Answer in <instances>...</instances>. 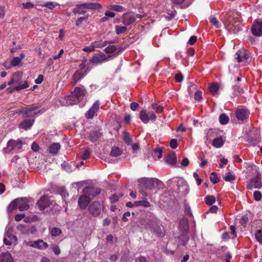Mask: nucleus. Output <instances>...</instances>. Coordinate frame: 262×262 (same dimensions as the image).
Listing matches in <instances>:
<instances>
[{
  "instance_id": "nucleus-57",
  "label": "nucleus",
  "mask_w": 262,
  "mask_h": 262,
  "mask_svg": "<svg viewBox=\"0 0 262 262\" xmlns=\"http://www.w3.org/2000/svg\"><path fill=\"white\" fill-rule=\"evenodd\" d=\"M90 151L89 149H85L81 155V158L83 160H87L89 158L90 156Z\"/></svg>"
},
{
  "instance_id": "nucleus-38",
  "label": "nucleus",
  "mask_w": 262,
  "mask_h": 262,
  "mask_svg": "<svg viewBox=\"0 0 262 262\" xmlns=\"http://www.w3.org/2000/svg\"><path fill=\"white\" fill-rule=\"evenodd\" d=\"M83 6L80 5H77L76 7L73 9V12L75 15L76 14H84L85 11L83 10Z\"/></svg>"
},
{
  "instance_id": "nucleus-22",
  "label": "nucleus",
  "mask_w": 262,
  "mask_h": 262,
  "mask_svg": "<svg viewBox=\"0 0 262 262\" xmlns=\"http://www.w3.org/2000/svg\"><path fill=\"white\" fill-rule=\"evenodd\" d=\"M102 135L99 129H93L90 132L89 139L92 142H95L102 136Z\"/></svg>"
},
{
  "instance_id": "nucleus-17",
  "label": "nucleus",
  "mask_w": 262,
  "mask_h": 262,
  "mask_svg": "<svg viewBox=\"0 0 262 262\" xmlns=\"http://www.w3.org/2000/svg\"><path fill=\"white\" fill-rule=\"evenodd\" d=\"M181 179V177H174L167 181V185L168 189L174 192V189L177 187Z\"/></svg>"
},
{
  "instance_id": "nucleus-11",
  "label": "nucleus",
  "mask_w": 262,
  "mask_h": 262,
  "mask_svg": "<svg viewBox=\"0 0 262 262\" xmlns=\"http://www.w3.org/2000/svg\"><path fill=\"white\" fill-rule=\"evenodd\" d=\"M51 203L47 196L43 195L40 198L37 203V206L40 211H43L45 208L49 207Z\"/></svg>"
},
{
  "instance_id": "nucleus-24",
  "label": "nucleus",
  "mask_w": 262,
  "mask_h": 262,
  "mask_svg": "<svg viewBox=\"0 0 262 262\" xmlns=\"http://www.w3.org/2000/svg\"><path fill=\"white\" fill-rule=\"evenodd\" d=\"M18 208L20 211L27 210L29 208V205L26 198H18Z\"/></svg>"
},
{
  "instance_id": "nucleus-53",
  "label": "nucleus",
  "mask_w": 262,
  "mask_h": 262,
  "mask_svg": "<svg viewBox=\"0 0 262 262\" xmlns=\"http://www.w3.org/2000/svg\"><path fill=\"white\" fill-rule=\"evenodd\" d=\"M21 62V58L18 57H14L11 61V64L12 67L18 66Z\"/></svg>"
},
{
  "instance_id": "nucleus-16",
  "label": "nucleus",
  "mask_w": 262,
  "mask_h": 262,
  "mask_svg": "<svg viewBox=\"0 0 262 262\" xmlns=\"http://www.w3.org/2000/svg\"><path fill=\"white\" fill-rule=\"evenodd\" d=\"M88 72V68H87L84 72L78 70L76 71L72 77V83L73 85H75L79 80L82 79L86 75Z\"/></svg>"
},
{
  "instance_id": "nucleus-1",
  "label": "nucleus",
  "mask_w": 262,
  "mask_h": 262,
  "mask_svg": "<svg viewBox=\"0 0 262 262\" xmlns=\"http://www.w3.org/2000/svg\"><path fill=\"white\" fill-rule=\"evenodd\" d=\"M189 192V186L187 182L181 178L177 187L174 189V192L178 195L179 198L185 197Z\"/></svg>"
},
{
  "instance_id": "nucleus-51",
  "label": "nucleus",
  "mask_w": 262,
  "mask_h": 262,
  "mask_svg": "<svg viewBox=\"0 0 262 262\" xmlns=\"http://www.w3.org/2000/svg\"><path fill=\"white\" fill-rule=\"evenodd\" d=\"M29 86V84H28L27 81H25L24 83L19 84L18 85L14 87L15 89V91H19L20 90H24L25 89H27Z\"/></svg>"
},
{
  "instance_id": "nucleus-62",
  "label": "nucleus",
  "mask_w": 262,
  "mask_h": 262,
  "mask_svg": "<svg viewBox=\"0 0 262 262\" xmlns=\"http://www.w3.org/2000/svg\"><path fill=\"white\" fill-rule=\"evenodd\" d=\"M88 15H87L86 16H85V17H79L77 20L76 21V25L77 26H80L81 24H82V22L84 21V20H87L88 19Z\"/></svg>"
},
{
  "instance_id": "nucleus-52",
  "label": "nucleus",
  "mask_w": 262,
  "mask_h": 262,
  "mask_svg": "<svg viewBox=\"0 0 262 262\" xmlns=\"http://www.w3.org/2000/svg\"><path fill=\"white\" fill-rule=\"evenodd\" d=\"M123 140L127 145H130L131 144L132 142V139L130 138L128 133L126 132H124Z\"/></svg>"
},
{
  "instance_id": "nucleus-45",
  "label": "nucleus",
  "mask_w": 262,
  "mask_h": 262,
  "mask_svg": "<svg viewBox=\"0 0 262 262\" xmlns=\"http://www.w3.org/2000/svg\"><path fill=\"white\" fill-rule=\"evenodd\" d=\"M219 120L221 124L225 125L229 122V118L227 115L222 114L220 116Z\"/></svg>"
},
{
  "instance_id": "nucleus-48",
  "label": "nucleus",
  "mask_w": 262,
  "mask_h": 262,
  "mask_svg": "<svg viewBox=\"0 0 262 262\" xmlns=\"http://www.w3.org/2000/svg\"><path fill=\"white\" fill-rule=\"evenodd\" d=\"M205 203L208 205H211L215 202V198L213 195H208L205 197Z\"/></svg>"
},
{
  "instance_id": "nucleus-25",
  "label": "nucleus",
  "mask_w": 262,
  "mask_h": 262,
  "mask_svg": "<svg viewBox=\"0 0 262 262\" xmlns=\"http://www.w3.org/2000/svg\"><path fill=\"white\" fill-rule=\"evenodd\" d=\"M65 100L67 101L65 103L66 105H74L80 102V101H77V97H76V96H75L73 92L71 95L66 97Z\"/></svg>"
},
{
  "instance_id": "nucleus-61",
  "label": "nucleus",
  "mask_w": 262,
  "mask_h": 262,
  "mask_svg": "<svg viewBox=\"0 0 262 262\" xmlns=\"http://www.w3.org/2000/svg\"><path fill=\"white\" fill-rule=\"evenodd\" d=\"M22 6L24 9H30L34 8V5L31 2H27L26 3H23Z\"/></svg>"
},
{
  "instance_id": "nucleus-23",
  "label": "nucleus",
  "mask_w": 262,
  "mask_h": 262,
  "mask_svg": "<svg viewBox=\"0 0 262 262\" xmlns=\"http://www.w3.org/2000/svg\"><path fill=\"white\" fill-rule=\"evenodd\" d=\"M261 186L262 183L260 181V178L257 177V178L253 179L251 180L247 188L249 189H252L253 188L259 189Z\"/></svg>"
},
{
  "instance_id": "nucleus-42",
  "label": "nucleus",
  "mask_w": 262,
  "mask_h": 262,
  "mask_svg": "<svg viewBox=\"0 0 262 262\" xmlns=\"http://www.w3.org/2000/svg\"><path fill=\"white\" fill-rule=\"evenodd\" d=\"M219 85L217 83H212L209 86V90L213 95H215L219 91Z\"/></svg>"
},
{
  "instance_id": "nucleus-9",
  "label": "nucleus",
  "mask_w": 262,
  "mask_h": 262,
  "mask_svg": "<svg viewBox=\"0 0 262 262\" xmlns=\"http://www.w3.org/2000/svg\"><path fill=\"white\" fill-rule=\"evenodd\" d=\"M101 190L100 188L92 187H87L83 190V193L91 198V199L99 194Z\"/></svg>"
},
{
  "instance_id": "nucleus-20",
  "label": "nucleus",
  "mask_w": 262,
  "mask_h": 262,
  "mask_svg": "<svg viewBox=\"0 0 262 262\" xmlns=\"http://www.w3.org/2000/svg\"><path fill=\"white\" fill-rule=\"evenodd\" d=\"M91 200V198L84 193L83 195L79 197L78 200V205L80 208L82 209H85L88 206Z\"/></svg>"
},
{
  "instance_id": "nucleus-15",
  "label": "nucleus",
  "mask_w": 262,
  "mask_h": 262,
  "mask_svg": "<svg viewBox=\"0 0 262 262\" xmlns=\"http://www.w3.org/2000/svg\"><path fill=\"white\" fill-rule=\"evenodd\" d=\"M179 230L180 233H187L189 230L188 221L186 218H183L179 221Z\"/></svg>"
},
{
  "instance_id": "nucleus-39",
  "label": "nucleus",
  "mask_w": 262,
  "mask_h": 262,
  "mask_svg": "<svg viewBox=\"0 0 262 262\" xmlns=\"http://www.w3.org/2000/svg\"><path fill=\"white\" fill-rule=\"evenodd\" d=\"M122 151L117 147H113L112 148V150L110 155L114 157H117L121 155Z\"/></svg>"
},
{
  "instance_id": "nucleus-29",
  "label": "nucleus",
  "mask_w": 262,
  "mask_h": 262,
  "mask_svg": "<svg viewBox=\"0 0 262 262\" xmlns=\"http://www.w3.org/2000/svg\"><path fill=\"white\" fill-rule=\"evenodd\" d=\"M60 149V145L58 143H53L49 147V151L53 155H56Z\"/></svg>"
},
{
  "instance_id": "nucleus-60",
  "label": "nucleus",
  "mask_w": 262,
  "mask_h": 262,
  "mask_svg": "<svg viewBox=\"0 0 262 262\" xmlns=\"http://www.w3.org/2000/svg\"><path fill=\"white\" fill-rule=\"evenodd\" d=\"M52 250L55 254L58 255L60 253V249L58 245L54 244L52 247Z\"/></svg>"
},
{
  "instance_id": "nucleus-8",
  "label": "nucleus",
  "mask_w": 262,
  "mask_h": 262,
  "mask_svg": "<svg viewBox=\"0 0 262 262\" xmlns=\"http://www.w3.org/2000/svg\"><path fill=\"white\" fill-rule=\"evenodd\" d=\"M235 115L237 120L243 121L248 118L249 111L245 108L240 107L236 110Z\"/></svg>"
},
{
  "instance_id": "nucleus-14",
  "label": "nucleus",
  "mask_w": 262,
  "mask_h": 262,
  "mask_svg": "<svg viewBox=\"0 0 262 262\" xmlns=\"http://www.w3.org/2000/svg\"><path fill=\"white\" fill-rule=\"evenodd\" d=\"M23 144L24 143L20 139L17 140L11 139L8 142L7 147L10 148V150H14L15 149L20 150L21 149Z\"/></svg>"
},
{
  "instance_id": "nucleus-40",
  "label": "nucleus",
  "mask_w": 262,
  "mask_h": 262,
  "mask_svg": "<svg viewBox=\"0 0 262 262\" xmlns=\"http://www.w3.org/2000/svg\"><path fill=\"white\" fill-rule=\"evenodd\" d=\"M163 149L161 147L157 146L154 149V157L158 159L162 157Z\"/></svg>"
},
{
  "instance_id": "nucleus-63",
  "label": "nucleus",
  "mask_w": 262,
  "mask_h": 262,
  "mask_svg": "<svg viewBox=\"0 0 262 262\" xmlns=\"http://www.w3.org/2000/svg\"><path fill=\"white\" fill-rule=\"evenodd\" d=\"M177 140L176 139H172L170 141V146L172 149H175L178 147Z\"/></svg>"
},
{
  "instance_id": "nucleus-31",
  "label": "nucleus",
  "mask_w": 262,
  "mask_h": 262,
  "mask_svg": "<svg viewBox=\"0 0 262 262\" xmlns=\"http://www.w3.org/2000/svg\"><path fill=\"white\" fill-rule=\"evenodd\" d=\"M225 141L222 137H216L212 141V145L215 148H220L224 144Z\"/></svg>"
},
{
  "instance_id": "nucleus-44",
  "label": "nucleus",
  "mask_w": 262,
  "mask_h": 262,
  "mask_svg": "<svg viewBox=\"0 0 262 262\" xmlns=\"http://www.w3.org/2000/svg\"><path fill=\"white\" fill-rule=\"evenodd\" d=\"M107 8L110 10H115L117 12H123L124 10V8L120 5H110L107 7Z\"/></svg>"
},
{
  "instance_id": "nucleus-35",
  "label": "nucleus",
  "mask_w": 262,
  "mask_h": 262,
  "mask_svg": "<svg viewBox=\"0 0 262 262\" xmlns=\"http://www.w3.org/2000/svg\"><path fill=\"white\" fill-rule=\"evenodd\" d=\"M18 198L12 201L9 205L7 210L9 212H12L14 209L18 208Z\"/></svg>"
},
{
  "instance_id": "nucleus-6",
  "label": "nucleus",
  "mask_w": 262,
  "mask_h": 262,
  "mask_svg": "<svg viewBox=\"0 0 262 262\" xmlns=\"http://www.w3.org/2000/svg\"><path fill=\"white\" fill-rule=\"evenodd\" d=\"M235 59L239 63H243L244 66L246 65V62L249 58V53L245 50H239L236 52Z\"/></svg>"
},
{
  "instance_id": "nucleus-58",
  "label": "nucleus",
  "mask_w": 262,
  "mask_h": 262,
  "mask_svg": "<svg viewBox=\"0 0 262 262\" xmlns=\"http://www.w3.org/2000/svg\"><path fill=\"white\" fill-rule=\"evenodd\" d=\"M248 221V217L247 215H244L242 216L241 220H240V223L244 227H246L247 225V224Z\"/></svg>"
},
{
  "instance_id": "nucleus-7",
  "label": "nucleus",
  "mask_w": 262,
  "mask_h": 262,
  "mask_svg": "<svg viewBox=\"0 0 262 262\" xmlns=\"http://www.w3.org/2000/svg\"><path fill=\"white\" fill-rule=\"evenodd\" d=\"M38 107V106L25 107V113L23 115V118L33 117L41 113V110L35 112Z\"/></svg>"
},
{
  "instance_id": "nucleus-32",
  "label": "nucleus",
  "mask_w": 262,
  "mask_h": 262,
  "mask_svg": "<svg viewBox=\"0 0 262 262\" xmlns=\"http://www.w3.org/2000/svg\"><path fill=\"white\" fill-rule=\"evenodd\" d=\"M178 239L179 243L184 246H186L189 241V237L187 236V233H180V235H179Z\"/></svg>"
},
{
  "instance_id": "nucleus-10",
  "label": "nucleus",
  "mask_w": 262,
  "mask_h": 262,
  "mask_svg": "<svg viewBox=\"0 0 262 262\" xmlns=\"http://www.w3.org/2000/svg\"><path fill=\"white\" fill-rule=\"evenodd\" d=\"M135 21V13H127L123 15L122 23L124 25L129 26Z\"/></svg>"
},
{
  "instance_id": "nucleus-47",
  "label": "nucleus",
  "mask_w": 262,
  "mask_h": 262,
  "mask_svg": "<svg viewBox=\"0 0 262 262\" xmlns=\"http://www.w3.org/2000/svg\"><path fill=\"white\" fill-rule=\"evenodd\" d=\"M115 29L116 33L117 35H120L124 33L127 29V27L125 26L121 27L118 25L115 26Z\"/></svg>"
},
{
  "instance_id": "nucleus-37",
  "label": "nucleus",
  "mask_w": 262,
  "mask_h": 262,
  "mask_svg": "<svg viewBox=\"0 0 262 262\" xmlns=\"http://www.w3.org/2000/svg\"><path fill=\"white\" fill-rule=\"evenodd\" d=\"M166 13L167 14L166 18L168 20L173 18L177 14V12L173 6L171 7L169 9H167Z\"/></svg>"
},
{
  "instance_id": "nucleus-5",
  "label": "nucleus",
  "mask_w": 262,
  "mask_h": 262,
  "mask_svg": "<svg viewBox=\"0 0 262 262\" xmlns=\"http://www.w3.org/2000/svg\"><path fill=\"white\" fill-rule=\"evenodd\" d=\"M112 55H106L103 53L95 54L90 60L92 63L98 64L103 61L107 60L110 58L112 57Z\"/></svg>"
},
{
  "instance_id": "nucleus-43",
  "label": "nucleus",
  "mask_w": 262,
  "mask_h": 262,
  "mask_svg": "<svg viewBox=\"0 0 262 262\" xmlns=\"http://www.w3.org/2000/svg\"><path fill=\"white\" fill-rule=\"evenodd\" d=\"M117 50V47L114 45H110L106 47L104 52L106 54H112L116 52Z\"/></svg>"
},
{
  "instance_id": "nucleus-56",
  "label": "nucleus",
  "mask_w": 262,
  "mask_h": 262,
  "mask_svg": "<svg viewBox=\"0 0 262 262\" xmlns=\"http://www.w3.org/2000/svg\"><path fill=\"white\" fill-rule=\"evenodd\" d=\"M255 236L256 240L260 244H262V230H257L255 234Z\"/></svg>"
},
{
  "instance_id": "nucleus-41",
  "label": "nucleus",
  "mask_w": 262,
  "mask_h": 262,
  "mask_svg": "<svg viewBox=\"0 0 262 262\" xmlns=\"http://www.w3.org/2000/svg\"><path fill=\"white\" fill-rule=\"evenodd\" d=\"M22 76L23 73L21 72H17L13 74L12 78L16 83L19 84L21 80Z\"/></svg>"
},
{
  "instance_id": "nucleus-50",
  "label": "nucleus",
  "mask_w": 262,
  "mask_h": 262,
  "mask_svg": "<svg viewBox=\"0 0 262 262\" xmlns=\"http://www.w3.org/2000/svg\"><path fill=\"white\" fill-rule=\"evenodd\" d=\"M152 108L157 113H161L163 111V107L158 103H152L151 105Z\"/></svg>"
},
{
  "instance_id": "nucleus-46",
  "label": "nucleus",
  "mask_w": 262,
  "mask_h": 262,
  "mask_svg": "<svg viewBox=\"0 0 262 262\" xmlns=\"http://www.w3.org/2000/svg\"><path fill=\"white\" fill-rule=\"evenodd\" d=\"M235 175L230 172H227L224 177V179L226 182H232L235 179Z\"/></svg>"
},
{
  "instance_id": "nucleus-18",
  "label": "nucleus",
  "mask_w": 262,
  "mask_h": 262,
  "mask_svg": "<svg viewBox=\"0 0 262 262\" xmlns=\"http://www.w3.org/2000/svg\"><path fill=\"white\" fill-rule=\"evenodd\" d=\"M35 121L34 119H26L20 122L18 125V128L27 130L30 129Z\"/></svg>"
},
{
  "instance_id": "nucleus-3",
  "label": "nucleus",
  "mask_w": 262,
  "mask_h": 262,
  "mask_svg": "<svg viewBox=\"0 0 262 262\" xmlns=\"http://www.w3.org/2000/svg\"><path fill=\"white\" fill-rule=\"evenodd\" d=\"M140 184L147 189H152L159 185L160 182L156 179H142L139 181Z\"/></svg>"
},
{
  "instance_id": "nucleus-12",
  "label": "nucleus",
  "mask_w": 262,
  "mask_h": 262,
  "mask_svg": "<svg viewBox=\"0 0 262 262\" xmlns=\"http://www.w3.org/2000/svg\"><path fill=\"white\" fill-rule=\"evenodd\" d=\"M166 163L172 167H178L177 165V158L174 151L170 152L165 158Z\"/></svg>"
},
{
  "instance_id": "nucleus-30",
  "label": "nucleus",
  "mask_w": 262,
  "mask_h": 262,
  "mask_svg": "<svg viewBox=\"0 0 262 262\" xmlns=\"http://www.w3.org/2000/svg\"><path fill=\"white\" fill-rule=\"evenodd\" d=\"M139 118L145 124L147 123L149 121V115L145 110H143L140 112Z\"/></svg>"
},
{
  "instance_id": "nucleus-49",
  "label": "nucleus",
  "mask_w": 262,
  "mask_h": 262,
  "mask_svg": "<svg viewBox=\"0 0 262 262\" xmlns=\"http://www.w3.org/2000/svg\"><path fill=\"white\" fill-rule=\"evenodd\" d=\"M210 23L215 26L216 28H220L221 27V24L218 21L217 18L214 17H211L209 18Z\"/></svg>"
},
{
  "instance_id": "nucleus-21",
  "label": "nucleus",
  "mask_w": 262,
  "mask_h": 262,
  "mask_svg": "<svg viewBox=\"0 0 262 262\" xmlns=\"http://www.w3.org/2000/svg\"><path fill=\"white\" fill-rule=\"evenodd\" d=\"M73 94L77 97V101H81L86 94V90L83 88L76 87L73 92Z\"/></svg>"
},
{
  "instance_id": "nucleus-34",
  "label": "nucleus",
  "mask_w": 262,
  "mask_h": 262,
  "mask_svg": "<svg viewBox=\"0 0 262 262\" xmlns=\"http://www.w3.org/2000/svg\"><path fill=\"white\" fill-rule=\"evenodd\" d=\"M150 206V203L146 199H143L141 201L135 202V206H143L145 208L149 207Z\"/></svg>"
},
{
  "instance_id": "nucleus-4",
  "label": "nucleus",
  "mask_w": 262,
  "mask_h": 262,
  "mask_svg": "<svg viewBox=\"0 0 262 262\" xmlns=\"http://www.w3.org/2000/svg\"><path fill=\"white\" fill-rule=\"evenodd\" d=\"M100 103L99 100H96L93 104L92 106L85 113V117L86 119H93V117L97 115V113L99 110Z\"/></svg>"
},
{
  "instance_id": "nucleus-2",
  "label": "nucleus",
  "mask_w": 262,
  "mask_h": 262,
  "mask_svg": "<svg viewBox=\"0 0 262 262\" xmlns=\"http://www.w3.org/2000/svg\"><path fill=\"white\" fill-rule=\"evenodd\" d=\"M102 209V205L99 202H93L88 207L89 211L93 217L99 216L101 212Z\"/></svg>"
},
{
  "instance_id": "nucleus-19",
  "label": "nucleus",
  "mask_w": 262,
  "mask_h": 262,
  "mask_svg": "<svg viewBox=\"0 0 262 262\" xmlns=\"http://www.w3.org/2000/svg\"><path fill=\"white\" fill-rule=\"evenodd\" d=\"M29 246L31 247L37 248L40 250L46 249L49 247L48 243L44 242L42 239H38L31 242L29 244Z\"/></svg>"
},
{
  "instance_id": "nucleus-27",
  "label": "nucleus",
  "mask_w": 262,
  "mask_h": 262,
  "mask_svg": "<svg viewBox=\"0 0 262 262\" xmlns=\"http://www.w3.org/2000/svg\"><path fill=\"white\" fill-rule=\"evenodd\" d=\"M0 262H14L12 255L9 252L0 254Z\"/></svg>"
},
{
  "instance_id": "nucleus-55",
  "label": "nucleus",
  "mask_w": 262,
  "mask_h": 262,
  "mask_svg": "<svg viewBox=\"0 0 262 262\" xmlns=\"http://www.w3.org/2000/svg\"><path fill=\"white\" fill-rule=\"evenodd\" d=\"M210 179V181L212 182L213 184L217 183L219 181V179L217 178V174L215 172H213L211 173Z\"/></svg>"
},
{
  "instance_id": "nucleus-33",
  "label": "nucleus",
  "mask_w": 262,
  "mask_h": 262,
  "mask_svg": "<svg viewBox=\"0 0 262 262\" xmlns=\"http://www.w3.org/2000/svg\"><path fill=\"white\" fill-rule=\"evenodd\" d=\"M260 135L258 132H256L254 137H250L248 138V142L251 145L254 146L257 144L259 141Z\"/></svg>"
},
{
  "instance_id": "nucleus-13",
  "label": "nucleus",
  "mask_w": 262,
  "mask_h": 262,
  "mask_svg": "<svg viewBox=\"0 0 262 262\" xmlns=\"http://www.w3.org/2000/svg\"><path fill=\"white\" fill-rule=\"evenodd\" d=\"M251 31L254 36H262V22L255 20L252 26Z\"/></svg>"
},
{
  "instance_id": "nucleus-36",
  "label": "nucleus",
  "mask_w": 262,
  "mask_h": 262,
  "mask_svg": "<svg viewBox=\"0 0 262 262\" xmlns=\"http://www.w3.org/2000/svg\"><path fill=\"white\" fill-rule=\"evenodd\" d=\"M49 232L52 236H57L62 233L61 230L58 227L49 228Z\"/></svg>"
},
{
  "instance_id": "nucleus-54",
  "label": "nucleus",
  "mask_w": 262,
  "mask_h": 262,
  "mask_svg": "<svg viewBox=\"0 0 262 262\" xmlns=\"http://www.w3.org/2000/svg\"><path fill=\"white\" fill-rule=\"evenodd\" d=\"M86 59H84L82 60L81 63L80 64L79 67L80 68V71L84 72L85 70L88 68V71H89V67L86 64Z\"/></svg>"
},
{
  "instance_id": "nucleus-64",
  "label": "nucleus",
  "mask_w": 262,
  "mask_h": 262,
  "mask_svg": "<svg viewBox=\"0 0 262 262\" xmlns=\"http://www.w3.org/2000/svg\"><path fill=\"white\" fill-rule=\"evenodd\" d=\"M234 92L236 95H240L243 93V89L239 86L235 85L233 88Z\"/></svg>"
},
{
  "instance_id": "nucleus-59",
  "label": "nucleus",
  "mask_w": 262,
  "mask_h": 262,
  "mask_svg": "<svg viewBox=\"0 0 262 262\" xmlns=\"http://www.w3.org/2000/svg\"><path fill=\"white\" fill-rule=\"evenodd\" d=\"M253 197L256 201H259L261 199V193L259 191H255L253 194Z\"/></svg>"
},
{
  "instance_id": "nucleus-26",
  "label": "nucleus",
  "mask_w": 262,
  "mask_h": 262,
  "mask_svg": "<svg viewBox=\"0 0 262 262\" xmlns=\"http://www.w3.org/2000/svg\"><path fill=\"white\" fill-rule=\"evenodd\" d=\"M117 41L116 40H110V41H102L101 40L95 41L92 42L93 46L94 47V49L97 48H102L106 46L108 44H114L116 43Z\"/></svg>"
},
{
  "instance_id": "nucleus-28",
  "label": "nucleus",
  "mask_w": 262,
  "mask_h": 262,
  "mask_svg": "<svg viewBox=\"0 0 262 262\" xmlns=\"http://www.w3.org/2000/svg\"><path fill=\"white\" fill-rule=\"evenodd\" d=\"M84 9H98L101 8V5L97 3H88L81 4Z\"/></svg>"
}]
</instances>
